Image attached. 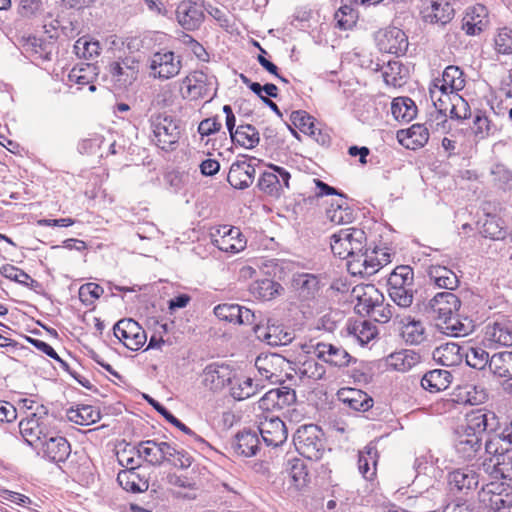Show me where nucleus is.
<instances>
[{"label":"nucleus","instance_id":"obj_42","mask_svg":"<svg viewBox=\"0 0 512 512\" xmlns=\"http://www.w3.org/2000/svg\"><path fill=\"white\" fill-rule=\"evenodd\" d=\"M280 290H282V286L278 282L269 278L255 280L249 286V291L253 297L264 301L273 299L277 294H279Z\"/></svg>","mask_w":512,"mask_h":512},{"label":"nucleus","instance_id":"obj_54","mask_svg":"<svg viewBox=\"0 0 512 512\" xmlns=\"http://www.w3.org/2000/svg\"><path fill=\"white\" fill-rule=\"evenodd\" d=\"M440 330L449 336L459 337L465 336L470 331L469 324L463 323L455 314L444 319L442 323L437 324Z\"/></svg>","mask_w":512,"mask_h":512},{"label":"nucleus","instance_id":"obj_47","mask_svg":"<svg viewBox=\"0 0 512 512\" xmlns=\"http://www.w3.org/2000/svg\"><path fill=\"white\" fill-rule=\"evenodd\" d=\"M358 303L356 308L359 313L371 315L380 302L383 300V295L373 285H369L364 289L362 295H358Z\"/></svg>","mask_w":512,"mask_h":512},{"label":"nucleus","instance_id":"obj_3","mask_svg":"<svg viewBox=\"0 0 512 512\" xmlns=\"http://www.w3.org/2000/svg\"><path fill=\"white\" fill-rule=\"evenodd\" d=\"M155 144L162 150H174L181 136L179 120L166 113L154 114L150 118Z\"/></svg>","mask_w":512,"mask_h":512},{"label":"nucleus","instance_id":"obj_1","mask_svg":"<svg viewBox=\"0 0 512 512\" xmlns=\"http://www.w3.org/2000/svg\"><path fill=\"white\" fill-rule=\"evenodd\" d=\"M499 424L494 412L488 410L472 411L466 416V426L457 432L455 450L463 460H472L482 448L484 432L494 431Z\"/></svg>","mask_w":512,"mask_h":512},{"label":"nucleus","instance_id":"obj_61","mask_svg":"<svg viewBox=\"0 0 512 512\" xmlns=\"http://www.w3.org/2000/svg\"><path fill=\"white\" fill-rule=\"evenodd\" d=\"M358 19V12L351 5H343L335 12V20L339 28H352Z\"/></svg>","mask_w":512,"mask_h":512},{"label":"nucleus","instance_id":"obj_10","mask_svg":"<svg viewBox=\"0 0 512 512\" xmlns=\"http://www.w3.org/2000/svg\"><path fill=\"white\" fill-rule=\"evenodd\" d=\"M484 342L489 347L512 346V319L500 318L484 329Z\"/></svg>","mask_w":512,"mask_h":512},{"label":"nucleus","instance_id":"obj_63","mask_svg":"<svg viewBox=\"0 0 512 512\" xmlns=\"http://www.w3.org/2000/svg\"><path fill=\"white\" fill-rule=\"evenodd\" d=\"M450 104L451 108L448 110L450 111L451 118L463 120L470 116V107L467 101L459 94H453L451 96Z\"/></svg>","mask_w":512,"mask_h":512},{"label":"nucleus","instance_id":"obj_51","mask_svg":"<svg viewBox=\"0 0 512 512\" xmlns=\"http://www.w3.org/2000/svg\"><path fill=\"white\" fill-rule=\"evenodd\" d=\"M97 68L91 64L75 66L68 73V81L80 87L93 83L97 77Z\"/></svg>","mask_w":512,"mask_h":512},{"label":"nucleus","instance_id":"obj_12","mask_svg":"<svg viewBox=\"0 0 512 512\" xmlns=\"http://www.w3.org/2000/svg\"><path fill=\"white\" fill-rule=\"evenodd\" d=\"M323 285L321 277L311 273H297L292 278V287L302 301L318 297Z\"/></svg>","mask_w":512,"mask_h":512},{"label":"nucleus","instance_id":"obj_50","mask_svg":"<svg viewBox=\"0 0 512 512\" xmlns=\"http://www.w3.org/2000/svg\"><path fill=\"white\" fill-rule=\"evenodd\" d=\"M148 402L154 407V409L159 412L169 423L177 427L186 435L190 436L195 442L203 443L204 439L197 435L193 430H191L188 426L182 423L178 418H176L170 411H168L162 404L153 398L146 396Z\"/></svg>","mask_w":512,"mask_h":512},{"label":"nucleus","instance_id":"obj_48","mask_svg":"<svg viewBox=\"0 0 512 512\" xmlns=\"http://www.w3.org/2000/svg\"><path fill=\"white\" fill-rule=\"evenodd\" d=\"M73 49L78 58L93 60L100 55L102 48L99 41L83 36L76 40Z\"/></svg>","mask_w":512,"mask_h":512},{"label":"nucleus","instance_id":"obj_31","mask_svg":"<svg viewBox=\"0 0 512 512\" xmlns=\"http://www.w3.org/2000/svg\"><path fill=\"white\" fill-rule=\"evenodd\" d=\"M427 124L433 128V122L431 120L425 124H413L405 132V138H400V142L407 148L413 150L423 147L429 140V128Z\"/></svg>","mask_w":512,"mask_h":512},{"label":"nucleus","instance_id":"obj_34","mask_svg":"<svg viewBox=\"0 0 512 512\" xmlns=\"http://www.w3.org/2000/svg\"><path fill=\"white\" fill-rule=\"evenodd\" d=\"M339 399L346 403L351 409L355 411H367L373 405V400L367 393L354 389L347 388L339 391Z\"/></svg>","mask_w":512,"mask_h":512},{"label":"nucleus","instance_id":"obj_18","mask_svg":"<svg viewBox=\"0 0 512 512\" xmlns=\"http://www.w3.org/2000/svg\"><path fill=\"white\" fill-rule=\"evenodd\" d=\"M139 71V62L132 57H126L109 65V73L119 87H127L136 79Z\"/></svg>","mask_w":512,"mask_h":512},{"label":"nucleus","instance_id":"obj_21","mask_svg":"<svg viewBox=\"0 0 512 512\" xmlns=\"http://www.w3.org/2000/svg\"><path fill=\"white\" fill-rule=\"evenodd\" d=\"M214 314L220 320L238 324L252 325L255 322V314L250 309L238 304H219L214 308Z\"/></svg>","mask_w":512,"mask_h":512},{"label":"nucleus","instance_id":"obj_15","mask_svg":"<svg viewBox=\"0 0 512 512\" xmlns=\"http://www.w3.org/2000/svg\"><path fill=\"white\" fill-rule=\"evenodd\" d=\"M40 445L42 456L56 464L65 462L71 453L69 442L62 436L43 435Z\"/></svg>","mask_w":512,"mask_h":512},{"label":"nucleus","instance_id":"obj_33","mask_svg":"<svg viewBox=\"0 0 512 512\" xmlns=\"http://www.w3.org/2000/svg\"><path fill=\"white\" fill-rule=\"evenodd\" d=\"M254 332L258 339L265 341L270 346L286 345L292 340L291 333L283 332L277 326L263 327L255 324Z\"/></svg>","mask_w":512,"mask_h":512},{"label":"nucleus","instance_id":"obj_62","mask_svg":"<svg viewBox=\"0 0 512 512\" xmlns=\"http://www.w3.org/2000/svg\"><path fill=\"white\" fill-rule=\"evenodd\" d=\"M490 463L493 466L492 473L495 478L512 480V456L508 454L500 458L490 459Z\"/></svg>","mask_w":512,"mask_h":512},{"label":"nucleus","instance_id":"obj_26","mask_svg":"<svg viewBox=\"0 0 512 512\" xmlns=\"http://www.w3.org/2000/svg\"><path fill=\"white\" fill-rule=\"evenodd\" d=\"M214 78L209 77L203 71H195L187 76L183 83L186 85L189 94L193 98H205L210 96L211 86Z\"/></svg>","mask_w":512,"mask_h":512},{"label":"nucleus","instance_id":"obj_39","mask_svg":"<svg viewBox=\"0 0 512 512\" xmlns=\"http://www.w3.org/2000/svg\"><path fill=\"white\" fill-rule=\"evenodd\" d=\"M441 87L447 89L452 95L458 94L457 92L462 90L465 86V78L463 71L454 65H450L445 68L442 74V78L435 79Z\"/></svg>","mask_w":512,"mask_h":512},{"label":"nucleus","instance_id":"obj_5","mask_svg":"<svg viewBox=\"0 0 512 512\" xmlns=\"http://www.w3.org/2000/svg\"><path fill=\"white\" fill-rule=\"evenodd\" d=\"M390 262L391 254L388 248L375 247L372 250L365 248L360 261L353 260L348 263V271L353 276L369 277Z\"/></svg>","mask_w":512,"mask_h":512},{"label":"nucleus","instance_id":"obj_52","mask_svg":"<svg viewBox=\"0 0 512 512\" xmlns=\"http://www.w3.org/2000/svg\"><path fill=\"white\" fill-rule=\"evenodd\" d=\"M417 356L410 350H401L390 354L387 358L388 365L396 371L405 372L417 363Z\"/></svg>","mask_w":512,"mask_h":512},{"label":"nucleus","instance_id":"obj_20","mask_svg":"<svg viewBox=\"0 0 512 512\" xmlns=\"http://www.w3.org/2000/svg\"><path fill=\"white\" fill-rule=\"evenodd\" d=\"M171 444L167 442H157L155 440H146L139 443L136 447L138 459L143 458L149 464L159 466L170 454Z\"/></svg>","mask_w":512,"mask_h":512},{"label":"nucleus","instance_id":"obj_19","mask_svg":"<svg viewBox=\"0 0 512 512\" xmlns=\"http://www.w3.org/2000/svg\"><path fill=\"white\" fill-rule=\"evenodd\" d=\"M408 38L399 28L386 29L378 37V47L382 52L403 55L408 49Z\"/></svg>","mask_w":512,"mask_h":512},{"label":"nucleus","instance_id":"obj_24","mask_svg":"<svg viewBox=\"0 0 512 512\" xmlns=\"http://www.w3.org/2000/svg\"><path fill=\"white\" fill-rule=\"evenodd\" d=\"M212 242L219 250L229 253L240 252L246 246V240L241 237L240 230L235 227H223L222 234L214 237Z\"/></svg>","mask_w":512,"mask_h":512},{"label":"nucleus","instance_id":"obj_25","mask_svg":"<svg viewBox=\"0 0 512 512\" xmlns=\"http://www.w3.org/2000/svg\"><path fill=\"white\" fill-rule=\"evenodd\" d=\"M454 17V8L447 0H431L430 5L423 11L426 22L445 25Z\"/></svg>","mask_w":512,"mask_h":512},{"label":"nucleus","instance_id":"obj_43","mask_svg":"<svg viewBox=\"0 0 512 512\" xmlns=\"http://www.w3.org/2000/svg\"><path fill=\"white\" fill-rule=\"evenodd\" d=\"M231 140L246 149H252L259 144L260 136L253 125L240 124L235 132H232Z\"/></svg>","mask_w":512,"mask_h":512},{"label":"nucleus","instance_id":"obj_64","mask_svg":"<svg viewBox=\"0 0 512 512\" xmlns=\"http://www.w3.org/2000/svg\"><path fill=\"white\" fill-rule=\"evenodd\" d=\"M493 180L504 190L512 189V171L502 164H496L491 170Z\"/></svg>","mask_w":512,"mask_h":512},{"label":"nucleus","instance_id":"obj_56","mask_svg":"<svg viewBox=\"0 0 512 512\" xmlns=\"http://www.w3.org/2000/svg\"><path fill=\"white\" fill-rule=\"evenodd\" d=\"M496 130V125L486 116V114L478 111L473 120V131L475 137L479 140H483L493 135Z\"/></svg>","mask_w":512,"mask_h":512},{"label":"nucleus","instance_id":"obj_14","mask_svg":"<svg viewBox=\"0 0 512 512\" xmlns=\"http://www.w3.org/2000/svg\"><path fill=\"white\" fill-rule=\"evenodd\" d=\"M286 364V359L276 353L260 354L255 360V367L259 374L271 382L281 381V374Z\"/></svg>","mask_w":512,"mask_h":512},{"label":"nucleus","instance_id":"obj_17","mask_svg":"<svg viewBox=\"0 0 512 512\" xmlns=\"http://www.w3.org/2000/svg\"><path fill=\"white\" fill-rule=\"evenodd\" d=\"M253 159L237 160L232 163L227 176L232 187L243 190L253 183L256 173L255 166L252 164Z\"/></svg>","mask_w":512,"mask_h":512},{"label":"nucleus","instance_id":"obj_41","mask_svg":"<svg viewBox=\"0 0 512 512\" xmlns=\"http://www.w3.org/2000/svg\"><path fill=\"white\" fill-rule=\"evenodd\" d=\"M119 485L126 491L138 493L148 489V481L136 469H124L117 475Z\"/></svg>","mask_w":512,"mask_h":512},{"label":"nucleus","instance_id":"obj_38","mask_svg":"<svg viewBox=\"0 0 512 512\" xmlns=\"http://www.w3.org/2000/svg\"><path fill=\"white\" fill-rule=\"evenodd\" d=\"M67 418L75 424L88 426L100 420L101 415L97 407L91 405H77L67 410Z\"/></svg>","mask_w":512,"mask_h":512},{"label":"nucleus","instance_id":"obj_55","mask_svg":"<svg viewBox=\"0 0 512 512\" xmlns=\"http://www.w3.org/2000/svg\"><path fill=\"white\" fill-rule=\"evenodd\" d=\"M258 187L267 195L275 198L280 197L283 193L281 184H279L278 178L276 177V173L270 169L261 174L258 181Z\"/></svg>","mask_w":512,"mask_h":512},{"label":"nucleus","instance_id":"obj_2","mask_svg":"<svg viewBox=\"0 0 512 512\" xmlns=\"http://www.w3.org/2000/svg\"><path fill=\"white\" fill-rule=\"evenodd\" d=\"M367 246V236L364 230L349 227L339 230L330 237V247L334 255L347 259V264L363 257Z\"/></svg>","mask_w":512,"mask_h":512},{"label":"nucleus","instance_id":"obj_32","mask_svg":"<svg viewBox=\"0 0 512 512\" xmlns=\"http://www.w3.org/2000/svg\"><path fill=\"white\" fill-rule=\"evenodd\" d=\"M260 441L255 431L239 432L232 443L235 453L245 457L256 455Z\"/></svg>","mask_w":512,"mask_h":512},{"label":"nucleus","instance_id":"obj_4","mask_svg":"<svg viewBox=\"0 0 512 512\" xmlns=\"http://www.w3.org/2000/svg\"><path fill=\"white\" fill-rule=\"evenodd\" d=\"M293 443L298 453L309 460L321 459L325 451L323 432L314 424L299 427L294 434Z\"/></svg>","mask_w":512,"mask_h":512},{"label":"nucleus","instance_id":"obj_30","mask_svg":"<svg viewBox=\"0 0 512 512\" xmlns=\"http://www.w3.org/2000/svg\"><path fill=\"white\" fill-rule=\"evenodd\" d=\"M512 449V430L505 429L503 432L490 437L485 444V451L491 455L490 459L500 458L508 455Z\"/></svg>","mask_w":512,"mask_h":512},{"label":"nucleus","instance_id":"obj_13","mask_svg":"<svg viewBox=\"0 0 512 512\" xmlns=\"http://www.w3.org/2000/svg\"><path fill=\"white\" fill-rule=\"evenodd\" d=\"M258 430L267 446L278 447L287 440V428L279 417H265L260 422Z\"/></svg>","mask_w":512,"mask_h":512},{"label":"nucleus","instance_id":"obj_46","mask_svg":"<svg viewBox=\"0 0 512 512\" xmlns=\"http://www.w3.org/2000/svg\"><path fill=\"white\" fill-rule=\"evenodd\" d=\"M429 277L439 288L454 290L459 285L456 274L445 266H432L429 270Z\"/></svg>","mask_w":512,"mask_h":512},{"label":"nucleus","instance_id":"obj_58","mask_svg":"<svg viewBox=\"0 0 512 512\" xmlns=\"http://www.w3.org/2000/svg\"><path fill=\"white\" fill-rule=\"evenodd\" d=\"M0 274L5 278L15 281L26 287H33L34 285H38L37 281L32 279L26 272L11 264L3 265L0 268Z\"/></svg>","mask_w":512,"mask_h":512},{"label":"nucleus","instance_id":"obj_36","mask_svg":"<svg viewBox=\"0 0 512 512\" xmlns=\"http://www.w3.org/2000/svg\"><path fill=\"white\" fill-rule=\"evenodd\" d=\"M19 429L22 437L32 447H37L43 441L42 428L36 413H32L31 417L23 419L19 423Z\"/></svg>","mask_w":512,"mask_h":512},{"label":"nucleus","instance_id":"obj_29","mask_svg":"<svg viewBox=\"0 0 512 512\" xmlns=\"http://www.w3.org/2000/svg\"><path fill=\"white\" fill-rule=\"evenodd\" d=\"M452 379L453 376L450 371L434 369L424 374L421 379V386L431 393H437L446 390L450 386Z\"/></svg>","mask_w":512,"mask_h":512},{"label":"nucleus","instance_id":"obj_49","mask_svg":"<svg viewBox=\"0 0 512 512\" xmlns=\"http://www.w3.org/2000/svg\"><path fill=\"white\" fill-rule=\"evenodd\" d=\"M416 106L410 98L398 97L392 101L391 113L396 120L409 122L416 115Z\"/></svg>","mask_w":512,"mask_h":512},{"label":"nucleus","instance_id":"obj_8","mask_svg":"<svg viewBox=\"0 0 512 512\" xmlns=\"http://www.w3.org/2000/svg\"><path fill=\"white\" fill-rule=\"evenodd\" d=\"M180 56L172 51H160L154 53L149 60L150 74L154 78L168 80L177 76L181 70Z\"/></svg>","mask_w":512,"mask_h":512},{"label":"nucleus","instance_id":"obj_44","mask_svg":"<svg viewBox=\"0 0 512 512\" xmlns=\"http://www.w3.org/2000/svg\"><path fill=\"white\" fill-rule=\"evenodd\" d=\"M490 371L498 377L512 378V351L493 354L489 362Z\"/></svg>","mask_w":512,"mask_h":512},{"label":"nucleus","instance_id":"obj_22","mask_svg":"<svg viewBox=\"0 0 512 512\" xmlns=\"http://www.w3.org/2000/svg\"><path fill=\"white\" fill-rule=\"evenodd\" d=\"M488 11L484 5L477 4L467 8L462 19V29L469 36L479 35L486 27Z\"/></svg>","mask_w":512,"mask_h":512},{"label":"nucleus","instance_id":"obj_57","mask_svg":"<svg viewBox=\"0 0 512 512\" xmlns=\"http://www.w3.org/2000/svg\"><path fill=\"white\" fill-rule=\"evenodd\" d=\"M464 357L467 365L474 369L482 370L489 366L490 358L488 352L481 347H470L464 349Z\"/></svg>","mask_w":512,"mask_h":512},{"label":"nucleus","instance_id":"obj_59","mask_svg":"<svg viewBox=\"0 0 512 512\" xmlns=\"http://www.w3.org/2000/svg\"><path fill=\"white\" fill-rule=\"evenodd\" d=\"M388 292L391 300L402 308H408L413 302V286H388Z\"/></svg>","mask_w":512,"mask_h":512},{"label":"nucleus","instance_id":"obj_45","mask_svg":"<svg viewBox=\"0 0 512 512\" xmlns=\"http://www.w3.org/2000/svg\"><path fill=\"white\" fill-rule=\"evenodd\" d=\"M407 322L401 328V336L407 344L419 345L426 340V331L421 321L406 318Z\"/></svg>","mask_w":512,"mask_h":512},{"label":"nucleus","instance_id":"obj_6","mask_svg":"<svg viewBox=\"0 0 512 512\" xmlns=\"http://www.w3.org/2000/svg\"><path fill=\"white\" fill-rule=\"evenodd\" d=\"M307 354H313L316 358L337 368H345L355 359L347 350L338 344L316 342L306 346Z\"/></svg>","mask_w":512,"mask_h":512},{"label":"nucleus","instance_id":"obj_37","mask_svg":"<svg viewBox=\"0 0 512 512\" xmlns=\"http://www.w3.org/2000/svg\"><path fill=\"white\" fill-rule=\"evenodd\" d=\"M296 373L300 379L318 381L326 374L325 367L312 356L301 357L297 364Z\"/></svg>","mask_w":512,"mask_h":512},{"label":"nucleus","instance_id":"obj_23","mask_svg":"<svg viewBox=\"0 0 512 512\" xmlns=\"http://www.w3.org/2000/svg\"><path fill=\"white\" fill-rule=\"evenodd\" d=\"M448 483L451 490L467 492L478 486L479 475L470 467L456 469L449 473Z\"/></svg>","mask_w":512,"mask_h":512},{"label":"nucleus","instance_id":"obj_7","mask_svg":"<svg viewBox=\"0 0 512 512\" xmlns=\"http://www.w3.org/2000/svg\"><path fill=\"white\" fill-rule=\"evenodd\" d=\"M114 336L132 351L139 350L147 341L144 329L133 319L119 320L113 327Z\"/></svg>","mask_w":512,"mask_h":512},{"label":"nucleus","instance_id":"obj_35","mask_svg":"<svg viewBox=\"0 0 512 512\" xmlns=\"http://www.w3.org/2000/svg\"><path fill=\"white\" fill-rule=\"evenodd\" d=\"M230 386V394L236 400H245L254 396L259 390V384L250 377L237 376L234 373V379Z\"/></svg>","mask_w":512,"mask_h":512},{"label":"nucleus","instance_id":"obj_40","mask_svg":"<svg viewBox=\"0 0 512 512\" xmlns=\"http://www.w3.org/2000/svg\"><path fill=\"white\" fill-rule=\"evenodd\" d=\"M378 452L374 445L368 444L363 450L359 451L358 469L361 475L371 480L376 474Z\"/></svg>","mask_w":512,"mask_h":512},{"label":"nucleus","instance_id":"obj_53","mask_svg":"<svg viewBox=\"0 0 512 512\" xmlns=\"http://www.w3.org/2000/svg\"><path fill=\"white\" fill-rule=\"evenodd\" d=\"M327 219L334 224L351 223L354 219L353 211L344 200L332 203L326 211Z\"/></svg>","mask_w":512,"mask_h":512},{"label":"nucleus","instance_id":"obj_16","mask_svg":"<svg viewBox=\"0 0 512 512\" xmlns=\"http://www.w3.org/2000/svg\"><path fill=\"white\" fill-rule=\"evenodd\" d=\"M234 371L225 364L213 363L208 365L202 375L203 384L210 390L218 391L232 383Z\"/></svg>","mask_w":512,"mask_h":512},{"label":"nucleus","instance_id":"obj_60","mask_svg":"<svg viewBox=\"0 0 512 512\" xmlns=\"http://www.w3.org/2000/svg\"><path fill=\"white\" fill-rule=\"evenodd\" d=\"M413 275V270L409 266H398L390 274L388 278V286H413Z\"/></svg>","mask_w":512,"mask_h":512},{"label":"nucleus","instance_id":"obj_27","mask_svg":"<svg viewBox=\"0 0 512 512\" xmlns=\"http://www.w3.org/2000/svg\"><path fill=\"white\" fill-rule=\"evenodd\" d=\"M432 355L433 359L443 366H457L464 358V348L457 343L449 342L435 348Z\"/></svg>","mask_w":512,"mask_h":512},{"label":"nucleus","instance_id":"obj_28","mask_svg":"<svg viewBox=\"0 0 512 512\" xmlns=\"http://www.w3.org/2000/svg\"><path fill=\"white\" fill-rule=\"evenodd\" d=\"M429 94L431 101L433 102V105L436 109V117L435 120L437 121L436 126H442L445 128V124L447 123V101H441V97L447 98V100L451 99L452 94L447 90L444 89V87H441V85L434 80L432 85L429 88Z\"/></svg>","mask_w":512,"mask_h":512},{"label":"nucleus","instance_id":"obj_9","mask_svg":"<svg viewBox=\"0 0 512 512\" xmlns=\"http://www.w3.org/2000/svg\"><path fill=\"white\" fill-rule=\"evenodd\" d=\"M205 2L203 0H184L176 9L178 23L186 30L192 31L200 27L204 20Z\"/></svg>","mask_w":512,"mask_h":512},{"label":"nucleus","instance_id":"obj_11","mask_svg":"<svg viewBox=\"0 0 512 512\" xmlns=\"http://www.w3.org/2000/svg\"><path fill=\"white\" fill-rule=\"evenodd\" d=\"M460 306L459 298L454 293L447 291L437 293L429 301L428 309L431 317L442 322L450 315L457 313Z\"/></svg>","mask_w":512,"mask_h":512}]
</instances>
